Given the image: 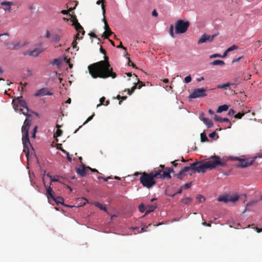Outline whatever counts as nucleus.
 <instances>
[{
	"mask_svg": "<svg viewBox=\"0 0 262 262\" xmlns=\"http://www.w3.org/2000/svg\"><path fill=\"white\" fill-rule=\"evenodd\" d=\"M100 52L104 55V60L90 64L88 67L90 74L93 78H115L117 74L113 72V68L110 64L108 57L106 56V51L101 47Z\"/></svg>",
	"mask_w": 262,
	"mask_h": 262,
	"instance_id": "f257e3e1",
	"label": "nucleus"
},
{
	"mask_svg": "<svg viewBox=\"0 0 262 262\" xmlns=\"http://www.w3.org/2000/svg\"><path fill=\"white\" fill-rule=\"evenodd\" d=\"M218 165L224 166L225 163L221 161L220 157L215 155L211 156L204 163L196 161L189 165L190 170L192 171V173H189V176H192L195 172L205 173L207 169H212Z\"/></svg>",
	"mask_w": 262,
	"mask_h": 262,
	"instance_id": "f03ea898",
	"label": "nucleus"
},
{
	"mask_svg": "<svg viewBox=\"0 0 262 262\" xmlns=\"http://www.w3.org/2000/svg\"><path fill=\"white\" fill-rule=\"evenodd\" d=\"M159 175V173H155V170L149 173L143 172L139 179L140 182L143 187L149 189L156 185L155 178Z\"/></svg>",
	"mask_w": 262,
	"mask_h": 262,
	"instance_id": "7ed1b4c3",
	"label": "nucleus"
},
{
	"mask_svg": "<svg viewBox=\"0 0 262 262\" xmlns=\"http://www.w3.org/2000/svg\"><path fill=\"white\" fill-rule=\"evenodd\" d=\"M20 112H22V114L26 116L27 118L25 120L23 125L21 127V132L23 133L22 139L27 140L29 138V130L31 124L32 120L30 119L31 117V115L27 114L25 112H23L21 109H20Z\"/></svg>",
	"mask_w": 262,
	"mask_h": 262,
	"instance_id": "20e7f679",
	"label": "nucleus"
},
{
	"mask_svg": "<svg viewBox=\"0 0 262 262\" xmlns=\"http://www.w3.org/2000/svg\"><path fill=\"white\" fill-rule=\"evenodd\" d=\"M13 104L15 111H18L20 114H22V112H20V109H21L23 112L28 114L29 108L26 101L23 99L22 97L14 99Z\"/></svg>",
	"mask_w": 262,
	"mask_h": 262,
	"instance_id": "39448f33",
	"label": "nucleus"
},
{
	"mask_svg": "<svg viewBox=\"0 0 262 262\" xmlns=\"http://www.w3.org/2000/svg\"><path fill=\"white\" fill-rule=\"evenodd\" d=\"M190 23L188 21H184L182 19L177 20L175 24V32L176 34H183L185 33L189 26Z\"/></svg>",
	"mask_w": 262,
	"mask_h": 262,
	"instance_id": "423d86ee",
	"label": "nucleus"
},
{
	"mask_svg": "<svg viewBox=\"0 0 262 262\" xmlns=\"http://www.w3.org/2000/svg\"><path fill=\"white\" fill-rule=\"evenodd\" d=\"M155 173H159V175L157 176V178H160L161 179H164L165 178L170 179L171 178L170 173L174 172L173 169L172 168L169 167L165 168V170H162V169H160L159 168H155Z\"/></svg>",
	"mask_w": 262,
	"mask_h": 262,
	"instance_id": "0eeeda50",
	"label": "nucleus"
},
{
	"mask_svg": "<svg viewBox=\"0 0 262 262\" xmlns=\"http://www.w3.org/2000/svg\"><path fill=\"white\" fill-rule=\"evenodd\" d=\"M206 91V90L204 88L195 89L193 91L192 93L189 95V98L194 99L206 96L207 95Z\"/></svg>",
	"mask_w": 262,
	"mask_h": 262,
	"instance_id": "6e6552de",
	"label": "nucleus"
},
{
	"mask_svg": "<svg viewBox=\"0 0 262 262\" xmlns=\"http://www.w3.org/2000/svg\"><path fill=\"white\" fill-rule=\"evenodd\" d=\"M239 199V196L238 195H235L234 196H232L229 195H222L220 196L217 198V200L219 202H224L225 203H227L229 202H235Z\"/></svg>",
	"mask_w": 262,
	"mask_h": 262,
	"instance_id": "1a4fd4ad",
	"label": "nucleus"
},
{
	"mask_svg": "<svg viewBox=\"0 0 262 262\" xmlns=\"http://www.w3.org/2000/svg\"><path fill=\"white\" fill-rule=\"evenodd\" d=\"M217 34H213L212 36L204 34L201 36L200 39L198 40V43L201 44L204 42H206L207 41L211 42L213 41L214 38L216 36H217Z\"/></svg>",
	"mask_w": 262,
	"mask_h": 262,
	"instance_id": "9d476101",
	"label": "nucleus"
},
{
	"mask_svg": "<svg viewBox=\"0 0 262 262\" xmlns=\"http://www.w3.org/2000/svg\"><path fill=\"white\" fill-rule=\"evenodd\" d=\"M234 160L239 161L238 166L242 168L247 167L253 164V161L248 159H239L238 158H235Z\"/></svg>",
	"mask_w": 262,
	"mask_h": 262,
	"instance_id": "9b49d317",
	"label": "nucleus"
},
{
	"mask_svg": "<svg viewBox=\"0 0 262 262\" xmlns=\"http://www.w3.org/2000/svg\"><path fill=\"white\" fill-rule=\"evenodd\" d=\"M190 171L189 166H184L178 173L175 174L177 178L180 180L184 179V177L187 175V172Z\"/></svg>",
	"mask_w": 262,
	"mask_h": 262,
	"instance_id": "f8f14e48",
	"label": "nucleus"
},
{
	"mask_svg": "<svg viewBox=\"0 0 262 262\" xmlns=\"http://www.w3.org/2000/svg\"><path fill=\"white\" fill-rule=\"evenodd\" d=\"M52 93H51L47 88H42L34 94V96L36 97H41L46 95L50 96L52 95Z\"/></svg>",
	"mask_w": 262,
	"mask_h": 262,
	"instance_id": "ddd939ff",
	"label": "nucleus"
},
{
	"mask_svg": "<svg viewBox=\"0 0 262 262\" xmlns=\"http://www.w3.org/2000/svg\"><path fill=\"white\" fill-rule=\"evenodd\" d=\"M23 143V152L25 153L26 156L27 158L28 157L29 155V146H31L30 143L29 139H27L26 140L25 139H22Z\"/></svg>",
	"mask_w": 262,
	"mask_h": 262,
	"instance_id": "4468645a",
	"label": "nucleus"
},
{
	"mask_svg": "<svg viewBox=\"0 0 262 262\" xmlns=\"http://www.w3.org/2000/svg\"><path fill=\"white\" fill-rule=\"evenodd\" d=\"M74 18L75 19V22H74V25L75 26L76 30L78 32V33L76 35V37H78V36L79 35V33H81L82 35H84L85 31H84L83 27L78 23L77 18L75 17Z\"/></svg>",
	"mask_w": 262,
	"mask_h": 262,
	"instance_id": "2eb2a0df",
	"label": "nucleus"
},
{
	"mask_svg": "<svg viewBox=\"0 0 262 262\" xmlns=\"http://www.w3.org/2000/svg\"><path fill=\"white\" fill-rule=\"evenodd\" d=\"M1 5L5 6L3 8V10L5 12H10L12 11L11 6L14 5V3L12 2L4 1L1 3Z\"/></svg>",
	"mask_w": 262,
	"mask_h": 262,
	"instance_id": "dca6fc26",
	"label": "nucleus"
},
{
	"mask_svg": "<svg viewBox=\"0 0 262 262\" xmlns=\"http://www.w3.org/2000/svg\"><path fill=\"white\" fill-rule=\"evenodd\" d=\"M81 168H76V172L78 174H79L81 177H84L86 173L89 172L88 169L87 167L85 166L83 164H81Z\"/></svg>",
	"mask_w": 262,
	"mask_h": 262,
	"instance_id": "f3484780",
	"label": "nucleus"
},
{
	"mask_svg": "<svg viewBox=\"0 0 262 262\" xmlns=\"http://www.w3.org/2000/svg\"><path fill=\"white\" fill-rule=\"evenodd\" d=\"M44 185H45V187L46 188V191H47L46 195H47V196L49 201L50 199L53 198L54 192L53 191L51 187V186L47 187L45 183H44Z\"/></svg>",
	"mask_w": 262,
	"mask_h": 262,
	"instance_id": "a211bd4d",
	"label": "nucleus"
},
{
	"mask_svg": "<svg viewBox=\"0 0 262 262\" xmlns=\"http://www.w3.org/2000/svg\"><path fill=\"white\" fill-rule=\"evenodd\" d=\"M200 119L202 120L208 128L212 127L213 125V123L212 120L209 119L207 118H201V116H200Z\"/></svg>",
	"mask_w": 262,
	"mask_h": 262,
	"instance_id": "6ab92c4d",
	"label": "nucleus"
},
{
	"mask_svg": "<svg viewBox=\"0 0 262 262\" xmlns=\"http://www.w3.org/2000/svg\"><path fill=\"white\" fill-rule=\"evenodd\" d=\"M43 51V50H41L39 48H36L34 50H33V51L29 52L28 54L30 56L36 57V56H37L40 53H41Z\"/></svg>",
	"mask_w": 262,
	"mask_h": 262,
	"instance_id": "aec40b11",
	"label": "nucleus"
},
{
	"mask_svg": "<svg viewBox=\"0 0 262 262\" xmlns=\"http://www.w3.org/2000/svg\"><path fill=\"white\" fill-rule=\"evenodd\" d=\"M61 38V36L56 34V33H52L51 34V41L52 42H58L60 41Z\"/></svg>",
	"mask_w": 262,
	"mask_h": 262,
	"instance_id": "412c9836",
	"label": "nucleus"
},
{
	"mask_svg": "<svg viewBox=\"0 0 262 262\" xmlns=\"http://www.w3.org/2000/svg\"><path fill=\"white\" fill-rule=\"evenodd\" d=\"M157 208L156 205H148L146 207V214L154 211Z\"/></svg>",
	"mask_w": 262,
	"mask_h": 262,
	"instance_id": "4be33fe9",
	"label": "nucleus"
},
{
	"mask_svg": "<svg viewBox=\"0 0 262 262\" xmlns=\"http://www.w3.org/2000/svg\"><path fill=\"white\" fill-rule=\"evenodd\" d=\"M52 199L55 202V203L57 205H59V204L64 205V204H63L64 200H63V198H62L61 196H57V197L55 198L54 196L53 198H52Z\"/></svg>",
	"mask_w": 262,
	"mask_h": 262,
	"instance_id": "5701e85b",
	"label": "nucleus"
},
{
	"mask_svg": "<svg viewBox=\"0 0 262 262\" xmlns=\"http://www.w3.org/2000/svg\"><path fill=\"white\" fill-rule=\"evenodd\" d=\"M228 109V106L226 104L222 105L220 106L217 110V113H222L223 111H226Z\"/></svg>",
	"mask_w": 262,
	"mask_h": 262,
	"instance_id": "b1692460",
	"label": "nucleus"
},
{
	"mask_svg": "<svg viewBox=\"0 0 262 262\" xmlns=\"http://www.w3.org/2000/svg\"><path fill=\"white\" fill-rule=\"evenodd\" d=\"M100 104H99L97 105V107H98L100 105H108L110 103V101L107 100L105 101V98L104 97H102L100 99Z\"/></svg>",
	"mask_w": 262,
	"mask_h": 262,
	"instance_id": "393cba45",
	"label": "nucleus"
},
{
	"mask_svg": "<svg viewBox=\"0 0 262 262\" xmlns=\"http://www.w3.org/2000/svg\"><path fill=\"white\" fill-rule=\"evenodd\" d=\"M210 64H211L212 66H218L219 65V66H223L225 64V62L223 60H214V61H212V62H211Z\"/></svg>",
	"mask_w": 262,
	"mask_h": 262,
	"instance_id": "a878e982",
	"label": "nucleus"
},
{
	"mask_svg": "<svg viewBox=\"0 0 262 262\" xmlns=\"http://www.w3.org/2000/svg\"><path fill=\"white\" fill-rule=\"evenodd\" d=\"M94 205L95 206L99 208L100 210H103L105 212L107 211V209L105 206H103L102 204L98 203V202H95Z\"/></svg>",
	"mask_w": 262,
	"mask_h": 262,
	"instance_id": "bb28decb",
	"label": "nucleus"
},
{
	"mask_svg": "<svg viewBox=\"0 0 262 262\" xmlns=\"http://www.w3.org/2000/svg\"><path fill=\"white\" fill-rule=\"evenodd\" d=\"M201 141L202 142H208L209 140L206 135V134L203 132L201 134Z\"/></svg>",
	"mask_w": 262,
	"mask_h": 262,
	"instance_id": "cd10ccee",
	"label": "nucleus"
},
{
	"mask_svg": "<svg viewBox=\"0 0 262 262\" xmlns=\"http://www.w3.org/2000/svg\"><path fill=\"white\" fill-rule=\"evenodd\" d=\"M5 46L7 47V48H9L11 50H16L19 48V43L18 42L16 44L14 45L13 47L8 46V43H5Z\"/></svg>",
	"mask_w": 262,
	"mask_h": 262,
	"instance_id": "c85d7f7f",
	"label": "nucleus"
},
{
	"mask_svg": "<svg viewBox=\"0 0 262 262\" xmlns=\"http://www.w3.org/2000/svg\"><path fill=\"white\" fill-rule=\"evenodd\" d=\"M101 8H102V14L103 16V18H102V21L105 24L106 23H107V21H106V19L105 16V7L103 4L101 5Z\"/></svg>",
	"mask_w": 262,
	"mask_h": 262,
	"instance_id": "c756f323",
	"label": "nucleus"
},
{
	"mask_svg": "<svg viewBox=\"0 0 262 262\" xmlns=\"http://www.w3.org/2000/svg\"><path fill=\"white\" fill-rule=\"evenodd\" d=\"M249 112H250V110H248L247 112H246L245 113L239 112L234 115V118L236 119H241L242 118V117L244 116L246 113H249Z\"/></svg>",
	"mask_w": 262,
	"mask_h": 262,
	"instance_id": "7c9ffc66",
	"label": "nucleus"
},
{
	"mask_svg": "<svg viewBox=\"0 0 262 262\" xmlns=\"http://www.w3.org/2000/svg\"><path fill=\"white\" fill-rule=\"evenodd\" d=\"M180 161V160H179V159H178V160H175L174 161H172V162H171V164H172V165H173V166H174V167H177V166H180V167L182 168L183 167H183V165H182V164H179V163H178V161Z\"/></svg>",
	"mask_w": 262,
	"mask_h": 262,
	"instance_id": "2f4dec72",
	"label": "nucleus"
},
{
	"mask_svg": "<svg viewBox=\"0 0 262 262\" xmlns=\"http://www.w3.org/2000/svg\"><path fill=\"white\" fill-rule=\"evenodd\" d=\"M104 38H106V39H108V37H110V36H111V35L113 33L112 32L111 30L110 29V30H108V31H105V32H104Z\"/></svg>",
	"mask_w": 262,
	"mask_h": 262,
	"instance_id": "473e14b6",
	"label": "nucleus"
},
{
	"mask_svg": "<svg viewBox=\"0 0 262 262\" xmlns=\"http://www.w3.org/2000/svg\"><path fill=\"white\" fill-rule=\"evenodd\" d=\"M230 85V83H227L221 84V85H218L217 86V88H218V89H227V88L228 86H229Z\"/></svg>",
	"mask_w": 262,
	"mask_h": 262,
	"instance_id": "72a5a7b5",
	"label": "nucleus"
},
{
	"mask_svg": "<svg viewBox=\"0 0 262 262\" xmlns=\"http://www.w3.org/2000/svg\"><path fill=\"white\" fill-rule=\"evenodd\" d=\"M62 134V130L60 129H57L56 133L54 134V137H58L61 136Z\"/></svg>",
	"mask_w": 262,
	"mask_h": 262,
	"instance_id": "f704fd0d",
	"label": "nucleus"
},
{
	"mask_svg": "<svg viewBox=\"0 0 262 262\" xmlns=\"http://www.w3.org/2000/svg\"><path fill=\"white\" fill-rule=\"evenodd\" d=\"M137 84H135L130 90L128 89L127 90V94L129 95H130L132 94V93L134 92V91L137 89Z\"/></svg>",
	"mask_w": 262,
	"mask_h": 262,
	"instance_id": "c9c22d12",
	"label": "nucleus"
},
{
	"mask_svg": "<svg viewBox=\"0 0 262 262\" xmlns=\"http://www.w3.org/2000/svg\"><path fill=\"white\" fill-rule=\"evenodd\" d=\"M136 84L137 85V89H140L142 86H145V84L143 82L140 81L139 79H138V82Z\"/></svg>",
	"mask_w": 262,
	"mask_h": 262,
	"instance_id": "e433bc0d",
	"label": "nucleus"
},
{
	"mask_svg": "<svg viewBox=\"0 0 262 262\" xmlns=\"http://www.w3.org/2000/svg\"><path fill=\"white\" fill-rule=\"evenodd\" d=\"M169 33L172 37H174V35L173 33V26L172 25L170 26Z\"/></svg>",
	"mask_w": 262,
	"mask_h": 262,
	"instance_id": "4c0bfd02",
	"label": "nucleus"
},
{
	"mask_svg": "<svg viewBox=\"0 0 262 262\" xmlns=\"http://www.w3.org/2000/svg\"><path fill=\"white\" fill-rule=\"evenodd\" d=\"M61 63V61L59 59L55 58L53 60V61L52 62V64H56L57 66L60 65Z\"/></svg>",
	"mask_w": 262,
	"mask_h": 262,
	"instance_id": "58836bf2",
	"label": "nucleus"
},
{
	"mask_svg": "<svg viewBox=\"0 0 262 262\" xmlns=\"http://www.w3.org/2000/svg\"><path fill=\"white\" fill-rule=\"evenodd\" d=\"M238 49V47L236 45H233L227 49V52H230Z\"/></svg>",
	"mask_w": 262,
	"mask_h": 262,
	"instance_id": "ea45409f",
	"label": "nucleus"
},
{
	"mask_svg": "<svg viewBox=\"0 0 262 262\" xmlns=\"http://www.w3.org/2000/svg\"><path fill=\"white\" fill-rule=\"evenodd\" d=\"M191 201V199L189 198H186L182 200V202L185 204H189Z\"/></svg>",
	"mask_w": 262,
	"mask_h": 262,
	"instance_id": "a19ab883",
	"label": "nucleus"
},
{
	"mask_svg": "<svg viewBox=\"0 0 262 262\" xmlns=\"http://www.w3.org/2000/svg\"><path fill=\"white\" fill-rule=\"evenodd\" d=\"M222 122H229V125L227 127L228 128H230L231 127V123L230 122L229 120L227 118H222Z\"/></svg>",
	"mask_w": 262,
	"mask_h": 262,
	"instance_id": "79ce46f5",
	"label": "nucleus"
},
{
	"mask_svg": "<svg viewBox=\"0 0 262 262\" xmlns=\"http://www.w3.org/2000/svg\"><path fill=\"white\" fill-rule=\"evenodd\" d=\"M191 80L192 78L190 75L187 76L184 78V81L187 83L190 82L191 81Z\"/></svg>",
	"mask_w": 262,
	"mask_h": 262,
	"instance_id": "37998d69",
	"label": "nucleus"
},
{
	"mask_svg": "<svg viewBox=\"0 0 262 262\" xmlns=\"http://www.w3.org/2000/svg\"><path fill=\"white\" fill-rule=\"evenodd\" d=\"M214 119L215 121L216 122H222V118L217 116V115H215L214 117Z\"/></svg>",
	"mask_w": 262,
	"mask_h": 262,
	"instance_id": "c03bdc74",
	"label": "nucleus"
},
{
	"mask_svg": "<svg viewBox=\"0 0 262 262\" xmlns=\"http://www.w3.org/2000/svg\"><path fill=\"white\" fill-rule=\"evenodd\" d=\"M196 199L198 200V201L200 203L203 202L205 201V198L203 196L200 195H198L197 196Z\"/></svg>",
	"mask_w": 262,
	"mask_h": 262,
	"instance_id": "a18cd8bd",
	"label": "nucleus"
},
{
	"mask_svg": "<svg viewBox=\"0 0 262 262\" xmlns=\"http://www.w3.org/2000/svg\"><path fill=\"white\" fill-rule=\"evenodd\" d=\"M145 207L143 204H141L139 206V210L140 212H143L145 210Z\"/></svg>",
	"mask_w": 262,
	"mask_h": 262,
	"instance_id": "49530a36",
	"label": "nucleus"
},
{
	"mask_svg": "<svg viewBox=\"0 0 262 262\" xmlns=\"http://www.w3.org/2000/svg\"><path fill=\"white\" fill-rule=\"evenodd\" d=\"M95 116V114L93 113L92 114V115H91V116H90L88 119L87 120L83 123V125H84L86 123H87L88 122H89L90 121H91L94 117V116Z\"/></svg>",
	"mask_w": 262,
	"mask_h": 262,
	"instance_id": "de8ad7c7",
	"label": "nucleus"
},
{
	"mask_svg": "<svg viewBox=\"0 0 262 262\" xmlns=\"http://www.w3.org/2000/svg\"><path fill=\"white\" fill-rule=\"evenodd\" d=\"M37 127L35 126L33 129V133L32 134V138H35L36 137V133L37 132Z\"/></svg>",
	"mask_w": 262,
	"mask_h": 262,
	"instance_id": "09e8293b",
	"label": "nucleus"
},
{
	"mask_svg": "<svg viewBox=\"0 0 262 262\" xmlns=\"http://www.w3.org/2000/svg\"><path fill=\"white\" fill-rule=\"evenodd\" d=\"M128 65L133 68H136V65L128 58Z\"/></svg>",
	"mask_w": 262,
	"mask_h": 262,
	"instance_id": "8fccbe9b",
	"label": "nucleus"
},
{
	"mask_svg": "<svg viewBox=\"0 0 262 262\" xmlns=\"http://www.w3.org/2000/svg\"><path fill=\"white\" fill-rule=\"evenodd\" d=\"M235 113V112L233 109H230L228 112V115L229 116H233L234 115Z\"/></svg>",
	"mask_w": 262,
	"mask_h": 262,
	"instance_id": "3c124183",
	"label": "nucleus"
},
{
	"mask_svg": "<svg viewBox=\"0 0 262 262\" xmlns=\"http://www.w3.org/2000/svg\"><path fill=\"white\" fill-rule=\"evenodd\" d=\"M191 182L186 183L184 186V188L185 189H188L191 187Z\"/></svg>",
	"mask_w": 262,
	"mask_h": 262,
	"instance_id": "603ef678",
	"label": "nucleus"
},
{
	"mask_svg": "<svg viewBox=\"0 0 262 262\" xmlns=\"http://www.w3.org/2000/svg\"><path fill=\"white\" fill-rule=\"evenodd\" d=\"M104 29L105 30V31H107L109 30H110V28L107 24V23H106L105 24H104Z\"/></svg>",
	"mask_w": 262,
	"mask_h": 262,
	"instance_id": "864d4df0",
	"label": "nucleus"
},
{
	"mask_svg": "<svg viewBox=\"0 0 262 262\" xmlns=\"http://www.w3.org/2000/svg\"><path fill=\"white\" fill-rule=\"evenodd\" d=\"M215 57H221V55L219 54H214L211 55L210 57V58H215Z\"/></svg>",
	"mask_w": 262,
	"mask_h": 262,
	"instance_id": "5fc2aeb1",
	"label": "nucleus"
},
{
	"mask_svg": "<svg viewBox=\"0 0 262 262\" xmlns=\"http://www.w3.org/2000/svg\"><path fill=\"white\" fill-rule=\"evenodd\" d=\"M60 146H61V144H60L59 145H58L57 148L60 149L63 153L66 154L67 151L62 148Z\"/></svg>",
	"mask_w": 262,
	"mask_h": 262,
	"instance_id": "6e6d98bb",
	"label": "nucleus"
},
{
	"mask_svg": "<svg viewBox=\"0 0 262 262\" xmlns=\"http://www.w3.org/2000/svg\"><path fill=\"white\" fill-rule=\"evenodd\" d=\"M65 154L67 155V158L69 162H71L72 161V158L70 157V156L69 155V153L68 152H67Z\"/></svg>",
	"mask_w": 262,
	"mask_h": 262,
	"instance_id": "4d7b16f0",
	"label": "nucleus"
},
{
	"mask_svg": "<svg viewBox=\"0 0 262 262\" xmlns=\"http://www.w3.org/2000/svg\"><path fill=\"white\" fill-rule=\"evenodd\" d=\"M216 134L215 132H213L209 135V137L211 138H213L216 136Z\"/></svg>",
	"mask_w": 262,
	"mask_h": 262,
	"instance_id": "13d9d810",
	"label": "nucleus"
},
{
	"mask_svg": "<svg viewBox=\"0 0 262 262\" xmlns=\"http://www.w3.org/2000/svg\"><path fill=\"white\" fill-rule=\"evenodd\" d=\"M89 35L91 37L95 38H98L97 36L93 32H91Z\"/></svg>",
	"mask_w": 262,
	"mask_h": 262,
	"instance_id": "bf43d9fd",
	"label": "nucleus"
},
{
	"mask_svg": "<svg viewBox=\"0 0 262 262\" xmlns=\"http://www.w3.org/2000/svg\"><path fill=\"white\" fill-rule=\"evenodd\" d=\"M242 58H243V56H241L237 58H236V59H234L233 60H232V62L234 63V62H238Z\"/></svg>",
	"mask_w": 262,
	"mask_h": 262,
	"instance_id": "052dcab7",
	"label": "nucleus"
},
{
	"mask_svg": "<svg viewBox=\"0 0 262 262\" xmlns=\"http://www.w3.org/2000/svg\"><path fill=\"white\" fill-rule=\"evenodd\" d=\"M117 48H122V49H123L124 50H126V48L125 47H124L123 46V45H122V42H120V45H118V46L117 47Z\"/></svg>",
	"mask_w": 262,
	"mask_h": 262,
	"instance_id": "680f3d73",
	"label": "nucleus"
},
{
	"mask_svg": "<svg viewBox=\"0 0 262 262\" xmlns=\"http://www.w3.org/2000/svg\"><path fill=\"white\" fill-rule=\"evenodd\" d=\"M87 169H88L89 171V170H91L92 171H93V172H99L98 171V170L96 169H95V168H91L90 167H87Z\"/></svg>",
	"mask_w": 262,
	"mask_h": 262,
	"instance_id": "e2e57ef3",
	"label": "nucleus"
},
{
	"mask_svg": "<svg viewBox=\"0 0 262 262\" xmlns=\"http://www.w3.org/2000/svg\"><path fill=\"white\" fill-rule=\"evenodd\" d=\"M127 98V96H121V100L119 101V104L120 105L121 104L122 101L126 100Z\"/></svg>",
	"mask_w": 262,
	"mask_h": 262,
	"instance_id": "0e129e2a",
	"label": "nucleus"
},
{
	"mask_svg": "<svg viewBox=\"0 0 262 262\" xmlns=\"http://www.w3.org/2000/svg\"><path fill=\"white\" fill-rule=\"evenodd\" d=\"M182 187H181L180 188V189H179V190L175 193L173 195V196H174L176 194H180L182 193Z\"/></svg>",
	"mask_w": 262,
	"mask_h": 262,
	"instance_id": "69168bd1",
	"label": "nucleus"
},
{
	"mask_svg": "<svg viewBox=\"0 0 262 262\" xmlns=\"http://www.w3.org/2000/svg\"><path fill=\"white\" fill-rule=\"evenodd\" d=\"M152 15L153 16H155V17L158 16V13H157V12L156 11V10H154L152 11Z\"/></svg>",
	"mask_w": 262,
	"mask_h": 262,
	"instance_id": "338daca9",
	"label": "nucleus"
},
{
	"mask_svg": "<svg viewBox=\"0 0 262 262\" xmlns=\"http://www.w3.org/2000/svg\"><path fill=\"white\" fill-rule=\"evenodd\" d=\"M72 45L73 48H76L77 46V42L76 40H74L72 43Z\"/></svg>",
	"mask_w": 262,
	"mask_h": 262,
	"instance_id": "774afa93",
	"label": "nucleus"
}]
</instances>
